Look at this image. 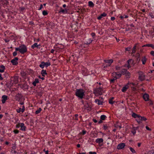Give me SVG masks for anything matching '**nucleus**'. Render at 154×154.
Returning a JSON list of instances; mask_svg holds the SVG:
<instances>
[{"label":"nucleus","mask_w":154,"mask_h":154,"mask_svg":"<svg viewBox=\"0 0 154 154\" xmlns=\"http://www.w3.org/2000/svg\"><path fill=\"white\" fill-rule=\"evenodd\" d=\"M99 100H102L103 101V98L102 97H100L99 98Z\"/></svg>","instance_id":"nucleus-61"},{"label":"nucleus","mask_w":154,"mask_h":154,"mask_svg":"<svg viewBox=\"0 0 154 154\" xmlns=\"http://www.w3.org/2000/svg\"><path fill=\"white\" fill-rule=\"evenodd\" d=\"M131 48V47H128V48H125V50L126 51H130Z\"/></svg>","instance_id":"nucleus-49"},{"label":"nucleus","mask_w":154,"mask_h":154,"mask_svg":"<svg viewBox=\"0 0 154 154\" xmlns=\"http://www.w3.org/2000/svg\"><path fill=\"white\" fill-rule=\"evenodd\" d=\"M143 97L145 101H147L149 100V95L148 94H145L143 96Z\"/></svg>","instance_id":"nucleus-12"},{"label":"nucleus","mask_w":154,"mask_h":154,"mask_svg":"<svg viewBox=\"0 0 154 154\" xmlns=\"http://www.w3.org/2000/svg\"><path fill=\"white\" fill-rule=\"evenodd\" d=\"M95 102L96 103L97 102V104L98 105H102L103 103V102L102 100H99L98 99H95Z\"/></svg>","instance_id":"nucleus-17"},{"label":"nucleus","mask_w":154,"mask_h":154,"mask_svg":"<svg viewBox=\"0 0 154 154\" xmlns=\"http://www.w3.org/2000/svg\"><path fill=\"white\" fill-rule=\"evenodd\" d=\"M114 99L113 97H112L111 98H109V103L111 104H113L115 102L114 101H113V100Z\"/></svg>","instance_id":"nucleus-30"},{"label":"nucleus","mask_w":154,"mask_h":154,"mask_svg":"<svg viewBox=\"0 0 154 154\" xmlns=\"http://www.w3.org/2000/svg\"><path fill=\"white\" fill-rule=\"evenodd\" d=\"M115 127L116 128L119 127L120 128H122V127L121 125H115Z\"/></svg>","instance_id":"nucleus-55"},{"label":"nucleus","mask_w":154,"mask_h":154,"mask_svg":"<svg viewBox=\"0 0 154 154\" xmlns=\"http://www.w3.org/2000/svg\"><path fill=\"white\" fill-rule=\"evenodd\" d=\"M140 116V115H137L134 113H133L132 114V116L134 118H137Z\"/></svg>","instance_id":"nucleus-33"},{"label":"nucleus","mask_w":154,"mask_h":154,"mask_svg":"<svg viewBox=\"0 0 154 154\" xmlns=\"http://www.w3.org/2000/svg\"><path fill=\"white\" fill-rule=\"evenodd\" d=\"M2 101L3 103H5L6 101L8 100V97L6 95H3L2 97Z\"/></svg>","instance_id":"nucleus-13"},{"label":"nucleus","mask_w":154,"mask_h":154,"mask_svg":"<svg viewBox=\"0 0 154 154\" xmlns=\"http://www.w3.org/2000/svg\"><path fill=\"white\" fill-rule=\"evenodd\" d=\"M146 46L151 47L152 48L154 49V45L152 44H147L145 45H144L142 46L143 47Z\"/></svg>","instance_id":"nucleus-24"},{"label":"nucleus","mask_w":154,"mask_h":154,"mask_svg":"<svg viewBox=\"0 0 154 154\" xmlns=\"http://www.w3.org/2000/svg\"><path fill=\"white\" fill-rule=\"evenodd\" d=\"M78 114H75L74 116V117H73V119L75 120H78Z\"/></svg>","instance_id":"nucleus-41"},{"label":"nucleus","mask_w":154,"mask_h":154,"mask_svg":"<svg viewBox=\"0 0 154 154\" xmlns=\"http://www.w3.org/2000/svg\"><path fill=\"white\" fill-rule=\"evenodd\" d=\"M146 129L148 130V131H151V129L148 126H146Z\"/></svg>","instance_id":"nucleus-53"},{"label":"nucleus","mask_w":154,"mask_h":154,"mask_svg":"<svg viewBox=\"0 0 154 154\" xmlns=\"http://www.w3.org/2000/svg\"><path fill=\"white\" fill-rule=\"evenodd\" d=\"M76 95L80 98L82 99L84 95V91L82 89H77L75 92Z\"/></svg>","instance_id":"nucleus-3"},{"label":"nucleus","mask_w":154,"mask_h":154,"mask_svg":"<svg viewBox=\"0 0 154 154\" xmlns=\"http://www.w3.org/2000/svg\"><path fill=\"white\" fill-rule=\"evenodd\" d=\"M40 44L38 45L37 43H35L34 44L32 45L31 47L32 49H34L35 48H40Z\"/></svg>","instance_id":"nucleus-14"},{"label":"nucleus","mask_w":154,"mask_h":154,"mask_svg":"<svg viewBox=\"0 0 154 154\" xmlns=\"http://www.w3.org/2000/svg\"><path fill=\"white\" fill-rule=\"evenodd\" d=\"M20 127H21L20 130L23 131H26V127L25 126L24 124L23 123H21L20 124Z\"/></svg>","instance_id":"nucleus-10"},{"label":"nucleus","mask_w":154,"mask_h":154,"mask_svg":"<svg viewBox=\"0 0 154 154\" xmlns=\"http://www.w3.org/2000/svg\"><path fill=\"white\" fill-rule=\"evenodd\" d=\"M93 121L95 123H97V121L96 119H93Z\"/></svg>","instance_id":"nucleus-62"},{"label":"nucleus","mask_w":154,"mask_h":154,"mask_svg":"<svg viewBox=\"0 0 154 154\" xmlns=\"http://www.w3.org/2000/svg\"><path fill=\"white\" fill-rule=\"evenodd\" d=\"M112 76H115V77L117 79L121 77L122 75L121 72H113L112 73Z\"/></svg>","instance_id":"nucleus-6"},{"label":"nucleus","mask_w":154,"mask_h":154,"mask_svg":"<svg viewBox=\"0 0 154 154\" xmlns=\"http://www.w3.org/2000/svg\"><path fill=\"white\" fill-rule=\"evenodd\" d=\"M88 5L90 7H93L94 6V5L92 2L89 1L88 2Z\"/></svg>","instance_id":"nucleus-32"},{"label":"nucleus","mask_w":154,"mask_h":154,"mask_svg":"<svg viewBox=\"0 0 154 154\" xmlns=\"http://www.w3.org/2000/svg\"><path fill=\"white\" fill-rule=\"evenodd\" d=\"M103 129L105 130H106L108 128V126L107 125H103Z\"/></svg>","instance_id":"nucleus-46"},{"label":"nucleus","mask_w":154,"mask_h":154,"mask_svg":"<svg viewBox=\"0 0 154 154\" xmlns=\"http://www.w3.org/2000/svg\"><path fill=\"white\" fill-rule=\"evenodd\" d=\"M45 66V62L44 61L42 62L39 65V66L42 69H43Z\"/></svg>","instance_id":"nucleus-28"},{"label":"nucleus","mask_w":154,"mask_h":154,"mask_svg":"<svg viewBox=\"0 0 154 154\" xmlns=\"http://www.w3.org/2000/svg\"><path fill=\"white\" fill-rule=\"evenodd\" d=\"M125 144L124 143H119L117 146V149H122L125 147Z\"/></svg>","instance_id":"nucleus-9"},{"label":"nucleus","mask_w":154,"mask_h":154,"mask_svg":"<svg viewBox=\"0 0 154 154\" xmlns=\"http://www.w3.org/2000/svg\"><path fill=\"white\" fill-rule=\"evenodd\" d=\"M107 15V14H106L105 13H103V14H101L100 16H98L97 17V19L99 20H100L101 19V18L103 17H106Z\"/></svg>","instance_id":"nucleus-19"},{"label":"nucleus","mask_w":154,"mask_h":154,"mask_svg":"<svg viewBox=\"0 0 154 154\" xmlns=\"http://www.w3.org/2000/svg\"><path fill=\"white\" fill-rule=\"evenodd\" d=\"M15 49L16 51H19L21 54H23L27 51V48L24 45H22L20 46L19 47L15 48Z\"/></svg>","instance_id":"nucleus-1"},{"label":"nucleus","mask_w":154,"mask_h":154,"mask_svg":"<svg viewBox=\"0 0 154 154\" xmlns=\"http://www.w3.org/2000/svg\"><path fill=\"white\" fill-rule=\"evenodd\" d=\"M148 103L149 105H152L153 104L152 101L151 100H149V102H148Z\"/></svg>","instance_id":"nucleus-48"},{"label":"nucleus","mask_w":154,"mask_h":154,"mask_svg":"<svg viewBox=\"0 0 154 154\" xmlns=\"http://www.w3.org/2000/svg\"><path fill=\"white\" fill-rule=\"evenodd\" d=\"M18 60V58L15 57L14 59L11 60V62L12 63L13 65H16L18 63L17 62Z\"/></svg>","instance_id":"nucleus-8"},{"label":"nucleus","mask_w":154,"mask_h":154,"mask_svg":"<svg viewBox=\"0 0 154 154\" xmlns=\"http://www.w3.org/2000/svg\"><path fill=\"white\" fill-rule=\"evenodd\" d=\"M113 79H111L110 80V82L111 83H114V81L115 80L117 79L115 77V76H113Z\"/></svg>","instance_id":"nucleus-40"},{"label":"nucleus","mask_w":154,"mask_h":154,"mask_svg":"<svg viewBox=\"0 0 154 154\" xmlns=\"http://www.w3.org/2000/svg\"><path fill=\"white\" fill-rule=\"evenodd\" d=\"M13 132L15 134H17L19 133V131L18 130L16 129V130H14L13 131Z\"/></svg>","instance_id":"nucleus-47"},{"label":"nucleus","mask_w":154,"mask_h":154,"mask_svg":"<svg viewBox=\"0 0 154 154\" xmlns=\"http://www.w3.org/2000/svg\"><path fill=\"white\" fill-rule=\"evenodd\" d=\"M105 63L103 65L104 68L106 67L109 66L113 62V60L112 59L109 60H104Z\"/></svg>","instance_id":"nucleus-4"},{"label":"nucleus","mask_w":154,"mask_h":154,"mask_svg":"<svg viewBox=\"0 0 154 154\" xmlns=\"http://www.w3.org/2000/svg\"><path fill=\"white\" fill-rule=\"evenodd\" d=\"M129 149L130 151L134 153H136V151L131 147H129Z\"/></svg>","instance_id":"nucleus-42"},{"label":"nucleus","mask_w":154,"mask_h":154,"mask_svg":"<svg viewBox=\"0 0 154 154\" xmlns=\"http://www.w3.org/2000/svg\"><path fill=\"white\" fill-rule=\"evenodd\" d=\"M130 84L132 85L133 86H134L135 85V84L133 83H131L130 82H128V85H130Z\"/></svg>","instance_id":"nucleus-50"},{"label":"nucleus","mask_w":154,"mask_h":154,"mask_svg":"<svg viewBox=\"0 0 154 154\" xmlns=\"http://www.w3.org/2000/svg\"><path fill=\"white\" fill-rule=\"evenodd\" d=\"M42 14L43 15L45 16L48 14V13L46 11L44 10L42 12Z\"/></svg>","instance_id":"nucleus-43"},{"label":"nucleus","mask_w":154,"mask_h":154,"mask_svg":"<svg viewBox=\"0 0 154 154\" xmlns=\"http://www.w3.org/2000/svg\"><path fill=\"white\" fill-rule=\"evenodd\" d=\"M140 117V116H139L136 119V120L137 121V122L139 124L141 123L142 122L141 119L139 118Z\"/></svg>","instance_id":"nucleus-37"},{"label":"nucleus","mask_w":154,"mask_h":154,"mask_svg":"<svg viewBox=\"0 0 154 154\" xmlns=\"http://www.w3.org/2000/svg\"><path fill=\"white\" fill-rule=\"evenodd\" d=\"M1 69H0V72H4L5 69V66L3 65H2L0 66Z\"/></svg>","instance_id":"nucleus-23"},{"label":"nucleus","mask_w":154,"mask_h":154,"mask_svg":"<svg viewBox=\"0 0 154 154\" xmlns=\"http://www.w3.org/2000/svg\"><path fill=\"white\" fill-rule=\"evenodd\" d=\"M39 80L38 79H35V80L33 82L32 84L34 86H36V83H39Z\"/></svg>","instance_id":"nucleus-21"},{"label":"nucleus","mask_w":154,"mask_h":154,"mask_svg":"<svg viewBox=\"0 0 154 154\" xmlns=\"http://www.w3.org/2000/svg\"><path fill=\"white\" fill-rule=\"evenodd\" d=\"M15 99L19 102L20 104L23 105L24 103V99L23 98V96L21 94L18 93L15 96Z\"/></svg>","instance_id":"nucleus-2"},{"label":"nucleus","mask_w":154,"mask_h":154,"mask_svg":"<svg viewBox=\"0 0 154 154\" xmlns=\"http://www.w3.org/2000/svg\"><path fill=\"white\" fill-rule=\"evenodd\" d=\"M125 74L127 78L129 79L130 78L131 74L129 72H128Z\"/></svg>","instance_id":"nucleus-34"},{"label":"nucleus","mask_w":154,"mask_h":154,"mask_svg":"<svg viewBox=\"0 0 154 154\" xmlns=\"http://www.w3.org/2000/svg\"><path fill=\"white\" fill-rule=\"evenodd\" d=\"M54 49H52L51 50V53H53V54L54 52Z\"/></svg>","instance_id":"nucleus-64"},{"label":"nucleus","mask_w":154,"mask_h":154,"mask_svg":"<svg viewBox=\"0 0 154 154\" xmlns=\"http://www.w3.org/2000/svg\"><path fill=\"white\" fill-rule=\"evenodd\" d=\"M45 66L46 67H48V66H49L51 65V64L50 62L49 61H48V62H45Z\"/></svg>","instance_id":"nucleus-31"},{"label":"nucleus","mask_w":154,"mask_h":154,"mask_svg":"<svg viewBox=\"0 0 154 154\" xmlns=\"http://www.w3.org/2000/svg\"><path fill=\"white\" fill-rule=\"evenodd\" d=\"M42 110V109L40 108H39V109L36 111L35 112V113L36 114H38Z\"/></svg>","instance_id":"nucleus-38"},{"label":"nucleus","mask_w":154,"mask_h":154,"mask_svg":"<svg viewBox=\"0 0 154 154\" xmlns=\"http://www.w3.org/2000/svg\"><path fill=\"white\" fill-rule=\"evenodd\" d=\"M25 111V107L24 106H22V108L21 109V108H19V109H17L16 110L17 112V113H20V112H21L22 113L23 112Z\"/></svg>","instance_id":"nucleus-15"},{"label":"nucleus","mask_w":154,"mask_h":154,"mask_svg":"<svg viewBox=\"0 0 154 154\" xmlns=\"http://www.w3.org/2000/svg\"><path fill=\"white\" fill-rule=\"evenodd\" d=\"M150 54L152 56H154V51H152L150 52Z\"/></svg>","instance_id":"nucleus-57"},{"label":"nucleus","mask_w":154,"mask_h":154,"mask_svg":"<svg viewBox=\"0 0 154 154\" xmlns=\"http://www.w3.org/2000/svg\"><path fill=\"white\" fill-rule=\"evenodd\" d=\"M116 70H121V67L119 66H116Z\"/></svg>","instance_id":"nucleus-44"},{"label":"nucleus","mask_w":154,"mask_h":154,"mask_svg":"<svg viewBox=\"0 0 154 154\" xmlns=\"http://www.w3.org/2000/svg\"><path fill=\"white\" fill-rule=\"evenodd\" d=\"M16 51H16L13 53V55L14 56H15L17 55V53Z\"/></svg>","instance_id":"nucleus-51"},{"label":"nucleus","mask_w":154,"mask_h":154,"mask_svg":"<svg viewBox=\"0 0 154 154\" xmlns=\"http://www.w3.org/2000/svg\"><path fill=\"white\" fill-rule=\"evenodd\" d=\"M145 75L142 72H139L138 79L141 81H143L145 79Z\"/></svg>","instance_id":"nucleus-5"},{"label":"nucleus","mask_w":154,"mask_h":154,"mask_svg":"<svg viewBox=\"0 0 154 154\" xmlns=\"http://www.w3.org/2000/svg\"><path fill=\"white\" fill-rule=\"evenodd\" d=\"M3 79V78L2 76V75L0 73V80H2Z\"/></svg>","instance_id":"nucleus-59"},{"label":"nucleus","mask_w":154,"mask_h":154,"mask_svg":"<svg viewBox=\"0 0 154 154\" xmlns=\"http://www.w3.org/2000/svg\"><path fill=\"white\" fill-rule=\"evenodd\" d=\"M131 62L133 63V60L132 59L129 60L127 61V64H125V67H127L128 69L130 68L131 67L130 66V63H131Z\"/></svg>","instance_id":"nucleus-11"},{"label":"nucleus","mask_w":154,"mask_h":154,"mask_svg":"<svg viewBox=\"0 0 154 154\" xmlns=\"http://www.w3.org/2000/svg\"><path fill=\"white\" fill-rule=\"evenodd\" d=\"M115 18L114 17H112L111 18V20L112 21L114 20H115Z\"/></svg>","instance_id":"nucleus-58"},{"label":"nucleus","mask_w":154,"mask_h":154,"mask_svg":"<svg viewBox=\"0 0 154 154\" xmlns=\"http://www.w3.org/2000/svg\"><path fill=\"white\" fill-rule=\"evenodd\" d=\"M106 116L105 115H102L100 116V119L104 120L106 119Z\"/></svg>","instance_id":"nucleus-36"},{"label":"nucleus","mask_w":154,"mask_h":154,"mask_svg":"<svg viewBox=\"0 0 154 154\" xmlns=\"http://www.w3.org/2000/svg\"><path fill=\"white\" fill-rule=\"evenodd\" d=\"M45 66V62L44 61L42 62L39 65V66L42 69H43Z\"/></svg>","instance_id":"nucleus-29"},{"label":"nucleus","mask_w":154,"mask_h":154,"mask_svg":"<svg viewBox=\"0 0 154 154\" xmlns=\"http://www.w3.org/2000/svg\"><path fill=\"white\" fill-rule=\"evenodd\" d=\"M13 81L14 84H17L18 82V77L16 76L14 77L13 78Z\"/></svg>","instance_id":"nucleus-18"},{"label":"nucleus","mask_w":154,"mask_h":154,"mask_svg":"<svg viewBox=\"0 0 154 154\" xmlns=\"http://www.w3.org/2000/svg\"><path fill=\"white\" fill-rule=\"evenodd\" d=\"M89 154H97L96 152H90L89 153Z\"/></svg>","instance_id":"nucleus-54"},{"label":"nucleus","mask_w":154,"mask_h":154,"mask_svg":"<svg viewBox=\"0 0 154 154\" xmlns=\"http://www.w3.org/2000/svg\"><path fill=\"white\" fill-rule=\"evenodd\" d=\"M139 49L138 43L136 44L132 48V54L135 53L136 51V50Z\"/></svg>","instance_id":"nucleus-7"},{"label":"nucleus","mask_w":154,"mask_h":154,"mask_svg":"<svg viewBox=\"0 0 154 154\" xmlns=\"http://www.w3.org/2000/svg\"><path fill=\"white\" fill-rule=\"evenodd\" d=\"M91 35L93 37H94L95 36V34L94 32H92L91 33Z\"/></svg>","instance_id":"nucleus-56"},{"label":"nucleus","mask_w":154,"mask_h":154,"mask_svg":"<svg viewBox=\"0 0 154 154\" xmlns=\"http://www.w3.org/2000/svg\"><path fill=\"white\" fill-rule=\"evenodd\" d=\"M146 60L147 59L145 56H144L142 58L141 60L142 62V64H145Z\"/></svg>","instance_id":"nucleus-27"},{"label":"nucleus","mask_w":154,"mask_h":154,"mask_svg":"<svg viewBox=\"0 0 154 154\" xmlns=\"http://www.w3.org/2000/svg\"><path fill=\"white\" fill-rule=\"evenodd\" d=\"M86 131L83 130L82 132L80 133V134H82V135H84L86 133Z\"/></svg>","instance_id":"nucleus-45"},{"label":"nucleus","mask_w":154,"mask_h":154,"mask_svg":"<svg viewBox=\"0 0 154 154\" xmlns=\"http://www.w3.org/2000/svg\"><path fill=\"white\" fill-rule=\"evenodd\" d=\"M20 9H21V10L23 11V10H24L25 9V8L24 7H20Z\"/></svg>","instance_id":"nucleus-60"},{"label":"nucleus","mask_w":154,"mask_h":154,"mask_svg":"<svg viewBox=\"0 0 154 154\" xmlns=\"http://www.w3.org/2000/svg\"><path fill=\"white\" fill-rule=\"evenodd\" d=\"M92 41L93 40L91 39V38L88 39L86 41V42L85 43V44L87 45H89L92 42Z\"/></svg>","instance_id":"nucleus-26"},{"label":"nucleus","mask_w":154,"mask_h":154,"mask_svg":"<svg viewBox=\"0 0 154 154\" xmlns=\"http://www.w3.org/2000/svg\"><path fill=\"white\" fill-rule=\"evenodd\" d=\"M103 140L102 138H98L96 140V142L98 143H100L103 142Z\"/></svg>","instance_id":"nucleus-22"},{"label":"nucleus","mask_w":154,"mask_h":154,"mask_svg":"<svg viewBox=\"0 0 154 154\" xmlns=\"http://www.w3.org/2000/svg\"><path fill=\"white\" fill-rule=\"evenodd\" d=\"M139 118L141 119V121L143 120L145 121L147 120V119L146 118V117L144 116L141 117L140 116V117Z\"/></svg>","instance_id":"nucleus-39"},{"label":"nucleus","mask_w":154,"mask_h":154,"mask_svg":"<svg viewBox=\"0 0 154 154\" xmlns=\"http://www.w3.org/2000/svg\"><path fill=\"white\" fill-rule=\"evenodd\" d=\"M128 72L127 70L126 69H123L122 70V71L120 72L121 74H125Z\"/></svg>","instance_id":"nucleus-35"},{"label":"nucleus","mask_w":154,"mask_h":154,"mask_svg":"<svg viewBox=\"0 0 154 154\" xmlns=\"http://www.w3.org/2000/svg\"><path fill=\"white\" fill-rule=\"evenodd\" d=\"M41 73L43 76H45V75L47 74L46 71L44 69H42L41 72Z\"/></svg>","instance_id":"nucleus-25"},{"label":"nucleus","mask_w":154,"mask_h":154,"mask_svg":"<svg viewBox=\"0 0 154 154\" xmlns=\"http://www.w3.org/2000/svg\"><path fill=\"white\" fill-rule=\"evenodd\" d=\"M65 10L63 9L62 8H61L60 11V12H62L64 13L65 12Z\"/></svg>","instance_id":"nucleus-52"},{"label":"nucleus","mask_w":154,"mask_h":154,"mask_svg":"<svg viewBox=\"0 0 154 154\" xmlns=\"http://www.w3.org/2000/svg\"><path fill=\"white\" fill-rule=\"evenodd\" d=\"M128 85L127 84L123 87L122 90L123 92H125L127 90L128 88Z\"/></svg>","instance_id":"nucleus-20"},{"label":"nucleus","mask_w":154,"mask_h":154,"mask_svg":"<svg viewBox=\"0 0 154 154\" xmlns=\"http://www.w3.org/2000/svg\"><path fill=\"white\" fill-rule=\"evenodd\" d=\"M102 88H99L96 89V92L99 94L101 95L102 94Z\"/></svg>","instance_id":"nucleus-16"},{"label":"nucleus","mask_w":154,"mask_h":154,"mask_svg":"<svg viewBox=\"0 0 154 154\" xmlns=\"http://www.w3.org/2000/svg\"><path fill=\"white\" fill-rule=\"evenodd\" d=\"M43 8V5L42 4H41L40 6V8L38 9L39 10H41Z\"/></svg>","instance_id":"nucleus-63"}]
</instances>
